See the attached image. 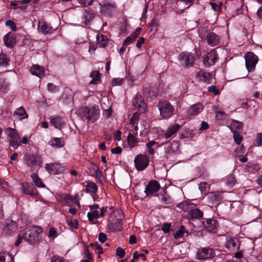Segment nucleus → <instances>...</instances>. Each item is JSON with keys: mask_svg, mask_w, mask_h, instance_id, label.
Here are the masks:
<instances>
[{"mask_svg": "<svg viewBox=\"0 0 262 262\" xmlns=\"http://www.w3.org/2000/svg\"><path fill=\"white\" fill-rule=\"evenodd\" d=\"M215 255L214 250L209 248H201L196 253V257L199 259H210L214 257Z\"/></svg>", "mask_w": 262, "mask_h": 262, "instance_id": "nucleus-8", "label": "nucleus"}, {"mask_svg": "<svg viewBox=\"0 0 262 262\" xmlns=\"http://www.w3.org/2000/svg\"><path fill=\"white\" fill-rule=\"evenodd\" d=\"M98 239L101 243H104L107 239L106 235L103 233H100L98 235Z\"/></svg>", "mask_w": 262, "mask_h": 262, "instance_id": "nucleus-60", "label": "nucleus"}, {"mask_svg": "<svg viewBox=\"0 0 262 262\" xmlns=\"http://www.w3.org/2000/svg\"><path fill=\"white\" fill-rule=\"evenodd\" d=\"M203 215V211L198 208L191 209L188 213L189 219H199L202 217Z\"/></svg>", "mask_w": 262, "mask_h": 262, "instance_id": "nucleus-27", "label": "nucleus"}, {"mask_svg": "<svg viewBox=\"0 0 262 262\" xmlns=\"http://www.w3.org/2000/svg\"><path fill=\"white\" fill-rule=\"evenodd\" d=\"M90 171L92 172V173H94V172L97 171L98 169V168L94 163H91L90 166Z\"/></svg>", "mask_w": 262, "mask_h": 262, "instance_id": "nucleus-64", "label": "nucleus"}, {"mask_svg": "<svg viewBox=\"0 0 262 262\" xmlns=\"http://www.w3.org/2000/svg\"><path fill=\"white\" fill-rule=\"evenodd\" d=\"M138 142V140L133 134H129L128 135L127 137V143L130 147H135L137 145Z\"/></svg>", "mask_w": 262, "mask_h": 262, "instance_id": "nucleus-36", "label": "nucleus"}, {"mask_svg": "<svg viewBox=\"0 0 262 262\" xmlns=\"http://www.w3.org/2000/svg\"><path fill=\"white\" fill-rule=\"evenodd\" d=\"M160 185L157 181H150L145 187L144 192L147 195L152 194L159 190Z\"/></svg>", "mask_w": 262, "mask_h": 262, "instance_id": "nucleus-13", "label": "nucleus"}, {"mask_svg": "<svg viewBox=\"0 0 262 262\" xmlns=\"http://www.w3.org/2000/svg\"><path fill=\"white\" fill-rule=\"evenodd\" d=\"M140 257L142 258V261L143 262L145 261V256L144 253H139L138 251H135L133 253V259H132L131 262H134V260L138 259Z\"/></svg>", "mask_w": 262, "mask_h": 262, "instance_id": "nucleus-46", "label": "nucleus"}, {"mask_svg": "<svg viewBox=\"0 0 262 262\" xmlns=\"http://www.w3.org/2000/svg\"><path fill=\"white\" fill-rule=\"evenodd\" d=\"M72 100L73 96L72 94H69L67 92H64L61 99V102L65 104H68L71 103Z\"/></svg>", "mask_w": 262, "mask_h": 262, "instance_id": "nucleus-32", "label": "nucleus"}, {"mask_svg": "<svg viewBox=\"0 0 262 262\" xmlns=\"http://www.w3.org/2000/svg\"><path fill=\"white\" fill-rule=\"evenodd\" d=\"M208 90L209 92L213 93L215 95H217L219 93V90L215 85H211L208 87Z\"/></svg>", "mask_w": 262, "mask_h": 262, "instance_id": "nucleus-58", "label": "nucleus"}, {"mask_svg": "<svg viewBox=\"0 0 262 262\" xmlns=\"http://www.w3.org/2000/svg\"><path fill=\"white\" fill-rule=\"evenodd\" d=\"M30 71L32 75L36 76L39 78H41L44 76V68L39 65L36 64L32 66L30 68Z\"/></svg>", "mask_w": 262, "mask_h": 262, "instance_id": "nucleus-20", "label": "nucleus"}, {"mask_svg": "<svg viewBox=\"0 0 262 262\" xmlns=\"http://www.w3.org/2000/svg\"><path fill=\"white\" fill-rule=\"evenodd\" d=\"M6 25L7 26H9L10 27L11 29L13 30V31H15L16 29V27L15 26V23H14V21H13L12 20H7L6 22Z\"/></svg>", "mask_w": 262, "mask_h": 262, "instance_id": "nucleus-57", "label": "nucleus"}, {"mask_svg": "<svg viewBox=\"0 0 262 262\" xmlns=\"http://www.w3.org/2000/svg\"><path fill=\"white\" fill-rule=\"evenodd\" d=\"M38 26L39 31L45 34L49 33L52 31V28L48 26L45 22L39 21Z\"/></svg>", "mask_w": 262, "mask_h": 262, "instance_id": "nucleus-28", "label": "nucleus"}, {"mask_svg": "<svg viewBox=\"0 0 262 262\" xmlns=\"http://www.w3.org/2000/svg\"><path fill=\"white\" fill-rule=\"evenodd\" d=\"M123 78H117L112 80V84L113 86L121 85L123 83Z\"/></svg>", "mask_w": 262, "mask_h": 262, "instance_id": "nucleus-50", "label": "nucleus"}, {"mask_svg": "<svg viewBox=\"0 0 262 262\" xmlns=\"http://www.w3.org/2000/svg\"><path fill=\"white\" fill-rule=\"evenodd\" d=\"M231 132L233 134V137L235 143H236L237 144H239L242 141V137L235 129H231Z\"/></svg>", "mask_w": 262, "mask_h": 262, "instance_id": "nucleus-40", "label": "nucleus"}, {"mask_svg": "<svg viewBox=\"0 0 262 262\" xmlns=\"http://www.w3.org/2000/svg\"><path fill=\"white\" fill-rule=\"evenodd\" d=\"M158 108L160 113V116L164 119H168L171 117L174 112V107L167 101H162L159 102L158 104Z\"/></svg>", "mask_w": 262, "mask_h": 262, "instance_id": "nucleus-4", "label": "nucleus"}, {"mask_svg": "<svg viewBox=\"0 0 262 262\" xmlns=\"http://www.w3.org/2000/svg\"><path fill=\"white\" fill-rule=\"evenodd\" d=\"M125 251L121 247L117 248L116 250V255L118 256L120 258H123L125 256Z\"/></svg>", "mask_w": 262, "mask_h": 262, "instance_id": "nucleus-53", "label": "nucleus"}, {"mask_svg": "<svg viewBox=\"0 0 262 262\" xmlns=\"http://www.w3.org/2000/svg\"><path fill=\"white\" fill-rule=\"evenodd\" d=\"M47 86L48 91L50 92L55 93L59 91V88L52 83H49Z\"/></svg>", "mask_w": 262, "mask_h": 262, "instance_id": "nucleus-49", "label": "nucleus"}, {"mask_svg": "<svg viewBox=\"0 0 262 262\" xmlns=\"http://www.w3.org/2000/svg\"><path fill=\"white\" fill-rule=\"evenodd\" d=\"M133 104L141 113H144L145 112L146 108V103L141 96L137 95L133 101Z\"/></svg>", "mask_w": 262, "mask_h": 262, "instance_id": "nucleus-11", "label": "nucleus"}, {"mask_svg": "<svg viewBox=\"0 0 262 262\" xmlns=\"http://www.w3.org/2000/svg\"><path fill=\"white\" fill-rule=\"evenodd\" d=\"M97 190V186L96 184L92 182H88L86 186V191L90 192L91 193V195H93V193H95Z\"/></svg>", "mask_w": 262, "mask_h": 262, "instance_id": "nucleus-31", "label": "nucleus"}, {"mask_svg": "<svg viewBox=\"0 0 262 262\" xmlns=\"http://www.w3.org/2000/svg\"><path fill=\"white\" fill-rule=\"evenodd\" d=\"M78 199H79V195L78 194H76L74 196L66 195L64 197V200L67 203L69 202H74L75 200H77Z\"/></svg>", "mask_w": 262, "mask_h": 262, "instance_id": "nucleus-48", "label": "nucleus"}, {"mask_svg": "<svg viewBox=\"0 0 262 262\" xmlns=\"http://www.w3.org/2000/svg\"><path fill=\"white\" fill-rule=\"evenodd\" d=\"M207 202L210 205H214L215 204H219L222 196L221 194L218 192H211L209 193L207 198Z\"/></svg>", "mask_w": 262, "mask_h": 262, "instance_id": "nucleus-17", "label": "nucleus"}, {"mask_svg": "<svg viewBox=\"0 0 262 262\" xmlns=\"http://www.w3.org/2000/svg\"><path fill=\"white\" fill-rule=\"evenodd\" d=\"M245 63L247 69L251 72L255 69L258 61L257 57L252 52H248L245 55Z\"/></svg>", "mask_w": 262, "mask_h": 262, "instance_id": "nucleus-7", "label": "nucleus"}, {"mask_svg": "<svg viewBox=\"0 0 262 262\" xmlns=\"http://www.w3.org/2000/svg\"><path fill=\"white\" fill-rule=\"evenodd\" d=\"M87 216L90 222L93 221L94 219H98L99 217V212L98 210H93L91 212H88Z\"/></svg>", "mask_w": 262, "mask_h": 262, "instance_id": "nucleus-43", "label": "nucleus"}, {"mask_svg": "<svg viewBox=\"0 0 262 262\" xmlns=\"http://www.w3.org/2000/svg\"><path fill=\"white\" fill-rule=\"evenodd\" d=\"M217 60V53L214 50H211L204 59V64L205 67H209L213 65Z\"/></svg>", "mask_w": 262, "mask_h": 262, "instance_id": "nucleus-9", "label": "nucleus"}, {"mask_svg": "<svg viewBox=\"0 0 262 262\" xmlns=\"http://www.w3.org/2000/svg\"><path fill=\"white\" fill-rule=\"evenodd\" d=\"M256 143L257 146L262 145V134L260 133H257L256 135Z\"/></svg>", "mask_w": 262, "mask_h": 262, "instance_id": "nucleus-56", "label": "nucleus"}, {"mask_svg": "<svg viewBox=\"0 0 262 262\" xmlns=\"http://www.w3.org/2000/svg\"><path fill=\"white\" fill-rule=\"evenodd\" d=\"M76 114L88 122H95L99 115V108L96 105L84 106L76 110Z\"/></svg>", "mask_w": 262, "mask_h": 262, "instance_id": "nucleus-1", "label": "nucleus"}, {"mask_svg": "<svg viewBox=\"0 0 262 262\" xmlns=\"http://www.w3.org/2000/svg\"><path fill=\"white\" fill-rule=\"evenodd\" d=\"M9 62V59L6 54H0V66L6 67Z\"/></svg>", "mask_w": 262, "mask_h": 262, "instance_id": "nucleus-39", "label": "nucleus"}, {"mask_svg": "<svg viewBox=\"0 0 262 262\" xmlns=\"http://www.w3.org/2000/svg\"><path fill=\"white\" fill-rule=\"evenodd\" d=\"M204 227L209 232H216L219 227L217 221L211 219H205L203 222Z\"/></svg>", "mask_w": 262, "mask_h": 262, "instance_id": "nucleus-10", "label": "nucleus"}, {"mask_svg": "<svg viewBox=\"0 0 262 262\" xmlns=\"http://www.w3.org/2000/svg\"><path fill=\"white\" fill-rule=\"evenodd\" d=\"M206 40L209 46L213 47L220 43L221 37L213 32H209L207 34Z\"/></svg>", "mask_w": 262, "mask_h": 262, "instance_id": "nucleus-12", "label": "nucleus"}, {"mask_svg": "<svg viewBox=\"0 0 262 262\" xmlns=\"http://www.w3.org/2000/svg\"><path fill=\"white\" fill-rule=\"evenodd\" d=\"M122 151V149L120 146H117L111 149L112 153L114 154H120L121 153Z\"/></svg>", "mask_w": 262, "mask_h": 262, "instance_id": "nucleus-62", "label": "nucleus"}, {"mask_svg": "<svg viewBox=\"0 0 262 262\" xmlns=\"http://www.w3.org/2000/svg\"><path fill=\"white\" fill-rule=\"evenodd\" d=\"M68 224L69 226H70L72 228L75 229H77L78 228V221L76 220H75L74 221L69 222Z\"/></svg>", "mask_w": 262, "mask_h": 262, "instance_id": "nucleus-63", "label": "nucleus"}, {"mask_svg": "<svg viewBox=\"0 0 262 262\" xmlns=\"http://www.w3.org/2000/svg\"><path fill=\"white\" fill-rule=\"evenodd\" d=\"M51 262H65V259L62 257L54 256L52 257Z\"/></svg>", "mask_w": 262, "mask_h": 262, "instance_id": "nucleus-59", "label": "nucleus"}, {"mask_svg": "<svg viewBox=\"0 0 262 262\" xmlns=\"http://www.w3.org/2000/svg\"><path fill=\"white\" fill-rule=\"evenodd\" d=\"M204 109V106L201 103H198L190 106L187 111L188 115H197Z\"/></svg>", "mask_w": 262, "mask_h": 262, "instance_id": "nucleus-16", "label": "nucleus"}, {"mask_svg": "<svg viewBox=\"0 0 262 262\" xmlns=\"http://www.w3.org/2000/svg\"><path fill=\"white\" fill-rule=\"evenodd\" d=\"M9 89V84L4 79H0V92L6 93Z\"/></svg>", "mask_w": 262, "mask_h": 262, "instance_id": "nucleus-34", "label": "nucleus"}, {"mask_svg": "<svg viewBox=\"0 0 262 262\" xmlns=\"http://www.w3.org/2000/svg\"><path fill=\"white\" fill-rule=\"evenodd\" d=\"M139 114L137 113H134L131 118L130 120V123L133 125H135V124L136 123L137 121L138 120L139 118Z\"/></svg>", "mask_w": 262, "mask_h": 262, "instance_id": "nucleus-52", "label": "nucleus"}, {"mask_svg": "<svg viewBox=\"0 0 262 262\" xmlns=\"http://www.w3.org/2000/svg\"><path fill=\"white\" fill-rule=\"evenodd\" d=\"M149 161L147 156L143 154L138 155L134 160L135 167L138 171L145 169L148 166Z\"/></svg>", "mask_w": 262, "mask_h": 262, "instance_id": "nucleus-6", "label": "nucleus"}, {"mask_svg": "<svg viewBox=\"0 0 262 262\" xmlns=\"http://www.w3.org/2000/svg\"><path fill=\"white\" fill-rule=\"evenodd\" d=\"M97 42L99 47H104L107 42V38L106 36L103 35H97Z\"/></svg>", "mask_w": 262, "mask_h": 262, "instance_id": "nucleus-30", "label": "nucleus"}, {"mask_svg": "<svg viewBox=\"0 0 262 262\" xmlns=\"http://www.w3.org/2000/svg\"><path fill=\"white\" fill-rule=\"evenodd\" d=\"M186 232L187 231L185 230V227L182 226L180 229L173 234V237L175 239L181 238L183 237L184 233Z\"/></svg>", "mask_w": 262, "mask_h": 262, "instance_id": "nucleus-44", "label": "nucleus"}, {"mask_svg": "<svg viewBox=\"0 0 262 262\" xmlns=\"http://www.w3.org/2000/svg\"><path fill=\"white\" fill-rule=\"evenodd\" d=\"M161 201L165 204H169L171 202L170 197L165 194L162 195Z\"/></svg>", "mask_w": 262, "mask_h": 262, "instance_id": "nucleus-55", "label": "nucleus"}, {"mask_svg": "<svg viewBox=\"0 0 262 262\" xmlns=\"http://www.w3.org/2000/svg\"><path fill=\"white\" fill-rule=\"evenodd\" d=\"M0 262H14L13 257L9 253H4L0 254Z\"/></svg>", "mask_w": 262, "mask_h": 262, "instance_id": "nucleus-35", "label": "nucleus"}, {"mask_svg": "<svg viewBox=\"0 0 262 262\" xmlns=\"http://www.w3.org/2000/svg\"><path fill=\"white\" fill-rule=\"evenodd\" d=\"M90 76L92 77V79L89 82L90 84H96L100 79L99 73L98 71H94L92 72Z\"/></svg>", "mask_w": 262, "mask_h": 262, "instance_id": "nucleus-38", "label": "nucleus"}, {"mask_svg": "<svg viewBox=\"0 0 262 262\" xmlns=\"http://www.w3.org/2000/svg\"><path fill=\"white\" fill-rule=\"evenodd\" d=\"M124 215L122 210H115L110 214L108 219L107 226L111 232L121 231L122 224Z\"/></svg>", "mask_w": 262, "mask_h": 262, "instance_id": "nucleus-2", "label": "nucleus"}, {"mask_svg": "<svg viewBox=\"0 0 262 262\" xmlns=\"http://www.w3.org/2000/svg\"><path fill=\"white\" fill-rule=\"evenodd\" d=\"M179 59L181 60L182 63L184 64L186 67L189 65L192 66L194 62V58L190 53L181 54Z\"/></svg>", "mask_w": 262, "mask_h": 262, "instance_id": "nucleus-18", "label": "nucleus"}, {"mask_svg": "<svg viewBox=\"0 0 262 262\" xmlns=\"http://www.w3.org/2000/svg\"><path fill=\"white\" fill-rule=\"evenodd\" d=\"M94 0H77L78 3L75 6L77 7L91 5Z\"/></svg>", "mask_w": 262, "mask_h": 262, "instance_id": "nucleus-42", "label": "nucleus"}, {"mask_svg": "<svg viewBox=\"0 0 262 262\" xmlns=\"http://www.w3.org/2000/svg\"><path fill=\"white\" fill-rule=\"evenodd\" d=\"M95 15L93 10L85 9L83 11L84 23L85 25H89L94 18Z\"/></svg>", "mask_w": 262, "mask_h": 262, "instance_id": "nucleus-25", "label": "nucleus"}, {"mask_svg": "<svg viewBox=\"0 0 262 262\" xmlns=\"http://www.w3.org/2000/svg\"><path fill=\"white\" fill-rule=\"evenodd\" d=\"M21 189L24 194L33 196H36L38 194L36 189L32 184L28 183H23Z\"/></svg>", "mask_w": 262, "mask_h": 262, "instance_id": "nucleus-15", "label": "nucleus"}, {"mask_svg": "<svg viewBox=\"0 0 262 262\" xmlns=\"http://www.w3.org/2000/svg\"><path fill=\"white\" fill-rule=\"evenodd\" d=\"M243 124L241 122H239L236 120H232L230 124V129L231 130L233 129V128H235L237 129H240L243 128Z\"/></svg>", "mask_w": 262, "mask_h": 262, "instance_id": "nucleus-41", "label": "nucleus"}, {"mask_svg": "<svg viewBox=\"0 0 262 262\" xmlns=\"http://www.w3.org/2000/svg\"><path fill=\"white\" fill-rule=\"evenodd\" d=\"M31 178L32 179L34 184L38 187H45V185L43 183L41 180L38 177V176L33 173L31 175Z\"/></svg>", "mask_w": 262, "mask_h": 262, "instance_id": "nucleus-29", "label": "nucleus"}, {"mask_svg": "<svg viewBox=\"0 0 262 262\" xmlns=\"http://www.w3.org/2000/svg\"><path fill=\"white\" fill-rule=\"evenodd\" d=\"M14 115L18 116L20 119L26 118L28 117L27 114L24 108L22 106L17 108L14 113Z\"/></svg>", "mask_w": 262, "mask_h": 262, "instance_id": "nucleus-33", "label": "nucleus"}, {"mask_svg": "<svg viewBox=\"0 0 262 262\" xmlns=\"http://www.w3.org/2000/svg\"><path fill=\"white\" fill-rule=\"evenodd\" d=\"M48 144L54 148H58L63 147L64 141L63 138H53L49 141Z\"/></svg>", "mask_w": 262, "mask_h": 262, "instance_id": "nucleus-22", "label": "nucleus"}, {"mask_svg": "<svg viewBox=\"0 0 262 262\" xmlns=\"http://www.w3.org/2000/svg\"><path fill=\"white\" fill-rule=\"evenodd\" d=\"M43 232L41 228L34 226L29 229L24 234V240L30 244L34 245L40 239V234Z\"/></svg>", "mask_w": 262, "mask_h": 262, "instance_id": "nucleus-3", "label": "nucleus"}, {"mask_svg": "<svg viewBox=\"0 0 262 262\" xmlns=\"http://www.w3.org/2000/svg\"><path fill=\"white\" fill-rule=\"evenodd\" d=\"M84 253L85 257L87 258V259H89V260L93 259L92 256L91 255V253H90L88 247L85 248L84 250Z\"/></svg>", "mask_w": 262, "mask_h": 262, "instance_id": "nucleus-61", "label": "nucleus"}, {"mask_svg": "<svg viewBox=\"0 0 262 262\" xmlns=\"http://www.w3.org/2000/svg\"><path fill=\"white\" fill-rule=\"evenodd\" d=\"M4 42L7 47L12 48L15 44L16 41L13 35L9 33L4 37Z\"/></svg>", "mask_w": 262, "mask_h": 262, "instance_id": "nucleus-24", "label": "nucleus"}, {"mask_svg": "<svg viewBox=\"0 0 262 262\" xmlns=\"http://www.w3.org/2000/svg\"><path fill=\"white\" fill-rule=\"evenodd\" d=\"M6 133L9 137V144L14 148L16 149L20 144V138L16 130L12 128H7Z\"/></svg>", "mask_w": 262, "mask_h": 262, "instance_id": "nucleus-5", "label": "nucleus"}, {"mask_svg": "<svg viewBox=\"0 0 262 262\" xmlns=\"http://www.w3.org/2000/svg\"><path fill=\"white\" fill-rule=\"evenodd\" d=\"M196 77L201 81H203L207 83H210L212 80V75L209 73H207L203 71H200L196 74Z\"/></svg>", "mask_w": 262, "mask_h": 262, "instance_id": "nucleus-19", "label": "nucleus"}, {"mask_svg": "<svg viewBox=\"0 0 262 262\" xmlns=\"http://www.w3.org/2000/svg\"><path fill=\"white\" fill-rule=\"evenodd\" d=\"M171 227V224L165 223L163 225L161 230L165 233H168Z\"/></svg>", "mask_w": 262, "mask_h": 262, "instance_id": "nucleus-51", "label": "nucleus"}, {"mask_svg": "<svg viewBox=\"0 0 262 262\" xmlns=\"http://www.w3.org/2000/svg\"><path fill=\"white\" fill-rule=\"evenodd\" d=\"M239 244L237 238L233 237H227L225 243V247L229 250L233 251L239 249Z\"/></svg>", "mask_w": 262, "mask_h": 262, "instance_id": "nucleus-14", "label": "nucleus"}, {"mask_svg": "<svg viewBox=\"0 0 262 262\" xmlns=\"http://www.w3.org/2000/svg\"><path fill=\"white\" fill-rule=\"evenodd\" d=\"M235 177L233 175L228 176L226 179V183L227 186L232 187L235 183Z\"/></svg>", "mask_w": 262, "mask_h": 262, "instance_id": "nucleus-45", "label": "nucleus"}, {"mask_svg": "<svg viewBox=\"0 0 262 262\" xmlns=\"http://www.w3.org/2000/svg\"><path fill=\"white\" fill-rule=\"evenodd\" d=\"M53 173L57 174L62 172L64 170V168L60 164L54 163L52 164Z\"/></svg>", "mask_w": 262, "mask_h": 262, "instance_id": "nucleus-37", "label": "nucleus"}, {"mask_svg": "<svg viewBox=\"0 0 262 262\" xmlns=\"http://www.w3.org/2000/svg\"><path fill=\"white\" fill-rule=\"evenodd\" d=\"M50 123L57 128H61L63 127L65 125L64 121L62 120V118L59 116H51L50 118Z\"/></svg>", "mask_w": 262, "mask_h": 262, "instance_id": "nucleus-21", "label": "nucleus"}, {"mask_svg": "<svg viewBox=\"0 0 262 262\" xmlns=\"http://www.w3.org/2000/svg\"><path fill=\"white\" fill-rule=\"evenodd\" d=\"M181 126L179 124H174L169 126L164 134L165 138L167 139L172 136L181 128Z\"/></svg>", "mask_w": 262, "mask_h": 262, "instance_id": "nucleus-26", "label": "nucleus"}, {"mask_svg": "<svg viewBox=\"0 0 262 262\" xmlns=\"http://www.w3.org/2000/svg\"><path fill=\"white\" fill-rule=\"evenodd\" d=\"M176 144L174 143L173 145H175ZM173 144L172 143H167L166 146H165V148H166V152L167 155H169L172 154L174 150L172 148Z\"/></svg>", "mask_w": 262, "mask_h": 262, "instance_id": "nucleus-54", "label": "nucleus"}, {"mask_svg": "<svg viewBox=\"0 0 262 262\" xmlns=\"http://www.w3.org/2000/svg\"><path fill=\"white\" fill-rule=\"evenodd\" d=\"M17 228V225L16 222L11 220H8L6 222V225L4 230L7 234H10L14 232Z\"/></svg>", "mask_w": 262, "mask_h": 262, "instance_id": "nucleus-23", "label": "nucleus"}, {"mask_svg": "<svg viewBox=\"0 0 262 262\" xmlns=\"http://www.w3.org/2000/svg\"><path fill=\"white\" fill-rule=\"evenodd\" d=\"M100 5L101 7L105 8L106 9H111L114 7V4L111 3L110 2L107 0H104L100 3Z\"/></svg>", "mask_w": 262, "mask_h": 262, "instance_id": "nucleus-47", "label": "nucleus"}]
</instances>
